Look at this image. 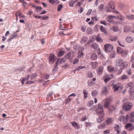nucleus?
<instances>
[{
	"instance_id": "6",
	"label": "nucleus",
	"mask_w": 134,
	"mask_h": 134,
	"mask_svg": "<svg viewBox=\"0 0 134 134\" xmlns=\"http://www.w3.org/2000/svg\"><path fill=\"white\" fill-rule=\"evenodd\" d=\"M74 49L76 51L79 49V52H80L81 51L83 50L84 48L83 47H81L79 45H76L73 47Z\"/></svg>"
},
{
	"instance_id": "60",
	"label": "nucleus",
	"mask_w": 134,
	"mask_h": 134,
	"mask_svg": "<svg viewBox=\"0 0 134 134\" xmlns=\"http://www.w3.org/2000/svg\"><path fill=\"white\" fill-rule=\"evenodd\" d=\"M92 10V9H90L88 11L87 13V15H89L90 14Z\"/></svg>"
},
{
	"instance_id": "30",
	"label": "nucleus",
	"mask_w": 134,
	"mask_h": 134,
	"mask_svg": "<svg viewBox=\"0 0 134 134\" xmlns=\"http://www.w3.org/2000/svg\"><path fill=\"white\" fill-rule=\"evenodd\" d=\"M94 104V101L93 100H90L88 101L87 105L88 106L91 107Z\"/></svg>"
},
{
	"instance_id": "52",
	"label": "nucleus",
	"mask_w": 134,
	"mask_h": 134,
	"mask_svg": "<svg viewBox=\"0 0 134 134\" xmlns=\"http://www.w3.org/2000/svg\"><path fill=\"white\" fill-rule=\"evenodd\" d=\"M42 9V8L41 7L37 6L36 8V11L37 12L40 11Z\"/></svg>"
},
{
	"instance_id": "9",
	"label": "nucleus",
	"mask_w": 134,
	"mask_h": 134,
	"mask_svg": "<svg viewBox=\"0 0 134 134\" xmlns=\"http://www.w3.org/2000/svg\"><path fill=\"white\" fill-rule=\"evenodd\" d=\"M108 71L111 72H115L116 68L111 66H109L107 68Z\"/></svg>"
},
{
	"instance_id": "3",
	"label": "nucleus",
	"mask_w": 134,
	"mask_h": 134,
	"mask_svg": "<svg viewBox=\"0 0 134 134\" xmlns=\"http://www.w3.org/2000/svg\"><path fill=\"white\" fill-rule=\"evenodd\" d=\"M105 49V51L107 52H109L113 50V47L111 44H106L104 46Z\"/></svg>"
},
{
	"instance_id": "64",
	"label": "nucleus",
	"mask_w": 134,
	"mask_h": 134,
	"mask_svg": "<svg viewBox=\"0 0 134 134\" xmlns=\"http://www.w3.org/2000/svg\"><path fill=\"white\" fill-rule=\"evenodd\" d=\"M66 61L65 59L64 58H63L61 59V61L60 62V64H61L63 63H65V62Z\"/></svg>"
},
{
	"instance_id": "46",
	"label": "nucleus",
	"mask_w": 134,
	"mask_h": 134,
	"mask_svg": "<svg viewBox=\"0 0 134 134\" xmlns=\"http://www.w3.org/2000/svg\"><path fill=\"white\" fill-rule=\"evenodd\" d=\"M112 29H113V30L114 32H116L119 30V28L118 26H114L113 27Z\"/></svg>"
},
{
	"instance_id": "33",
	"label": "nucleus",
	"mask_w": 134,
	"mask_h": 134,
	"mask_svg": "<svg viewBox=\"0 0 134 134\" xmlns=\"http://www.w3.org/2000/svg\"><path fill=\"white\" fill-rule=\"evenodd\" d=\"M128 79V77L126 75L124 74L121 77V79L122 80H124Z\"/></svg>"
},
{
	"instance_id": "41",
	"label": "nucleus",
	"mask_w": 134,
	"mask_h": 134,
	"mask_svg": "<svg viewBox=\"0 0 134 134\" xmlns=\"http://www.w3.org/2000/svg\"><path fill=\"white\" fill-rule=\"evenodd\" d=\"M101 118L103 119V117L105 115V114L103 111V108L101 107Z\"/></svg>"
},
{
	"instance_id": "43",
	"label": "nucleus",
	"mask_w": 134,
	"mask_h": 134,
	"mask_svg": "<svg viewBox=\"0 0 134 134\" xmlns=\"http://www.w3.org/2000/svg\"><path fill=\"white\" fill-rule=\"evenodd\" d=\"M116 54L114 52H113L110 54V57L111 58H113L115 57Z\"/></svg>"
},
{
	"instance_id": "61",
	"label": "nucleus",
	"mask_w": 134,
	"mask_h": 134,
	"mask_svg": "<svg viewBox=\"0 0 134 134\" xmlns=\"http://www.w3.org/2000/svg\"><path fill=\"white\" fill-rule=\"evenodd\" d=\"M110 130H107L104 131L103 133L104 134H107L109 133L110 132Z\"/></svg>"
},
{
	"instance_id": "12",
	"label": "nucleus",
	"mask_w": 134,
	"mask_h": 134,
	"mask_svg": "<svg viewBox=\"0 0 134 134\" xmlns=\"http://www.w3.org/2000/svg\"><path fill=\"white\" fill-rule=\"evenodd\" d=\"M128 51L127 50L124 49L122 50L120 54H121V56L123 57L126 56L128 54Z\"/></svg>"
},
{
	"instance_id": "2",
	"label": "nucleus",
	"mask_w": 134,
	"mask_h": 134,
	"mask_svg": "<svg viewBox=\"0 0 134 134\" xmlns=\"http://www.w3.org/2000/svg\"><path fill=\"white\" fill-rule=\"evenodd\" d=\"M132 106V103L127 102L124 104L122 107L125 111H127L130 110Z\"/></svg>"
},
{
	"instance_id": "54",
	"label": "nucleus",
	"mask_w": 134,
	"mask_h": 134,
	"mask_svg": "<svg viewBox=\"0 0 134 134\" xmlns=\"http://www.w3.org/2000/svg\"><path fill=\"white\" fill-rule=\"evenodd\" d=\"M131 61L132 62L133 64H132L131 65V66L132 68H134V62L133 63V61L134 60V58L132 56L131 58Z\"/></svg>"
},
{
	"instance_id": "23",
	"label": "nucleus",
	"mask_w": 134,
	"mask_h": 134,
	"mask_svg": "<svg viewBox=\"0 0 134 134\" xmlns=\"http://www.w3.org/2000/svg\"><path fill=\"white\" fill-rule=\"evenodd\" d=\"M129 116L128 115H127L125 116H123V123H125L128 120Z\"/></svg>"
},
{
	"instance_id": "28",
	"label": "nucleus",
	"mask_w": 134,
	"mask_h": 134,
	"mask_svg": "<svg viewBox=\"0 0 134 134\" xmlns=\"http://www.w3.org/2000/svg\"><path fill=\"white\" fill-rule=\"evenodd\" d=\"M83 51V50L81 51V52H79V53H78V55L77 56V57L78 58H81L83 57L84 54L82 53Z\"/></svg>"
},
{
	"instance_id": "37",
	"label": "nucleus",
	"mask_w": 134,
	"mask_h": 134,
	"mask_svg": "<svg viewBox=\"0 0 134 134\" xmlns=\"http://www.w3.org/2000/svg\"><path fill=\"white\" fill-rule=\"evenodd\" d=\"M122 50L121 47H118L117 48L116 51L118 53L120 54Z\"/></svg>"
},
{
	"instance_id": "39",
	"label": "nucleus",
	"mask_w": 134,
	"mask_h": 134,
	"mask_svg": "<svg viewBox=\"0 0 134 134\" xmlns=\"http://www.w3.org/2000/svg\"><path fill=\"white\" fill-rule=\"evenodd\" d=\"M74 3V1L73 0H71L69 1V6L70 7H73Z\"/></svg>"
},
{
	"instance_id": "59",
	"label": "nucleus",
	"mask_w": 134,
	"mask_h": 134,
	"mask_svg": "<svg viewBox=\"0 0 134 134\" xmlns=\"http://www.w3.org/2000/svg\"><path fill=\"white\" fill-rule=\"evenodd\" d=\"M99 2V0H96L94 4V5H95V6H97Z\"/></svg>"
},
{
	"instance_id": "34",
	"label": "nucleus",
	"mask_w": 134,
	"mask_h": 134,
	"mask_svg": "<svg viewBox=\"0 0 134 134\" xmlns=\"http://www.w3.org/2000/svg\"><path fill=\"white\" fill-rule=\"evenodd\" d=\"M129 98L130 99H133L134 98V91L131 92L130 93L129 96Z\"/></svg>"
},
{
	"instance_id": "63",
	"label": "nucleus",
	"mask_w": 134,
	"mask_h": 134,
	"mask_svg": "<svg viewBox=\"0 0 134 134\" xmlns=\"http://www.w3.org/2000/svg\"><path fill=\"white\" fill-rule=\"evenodd\" d=\"M76 96V94H75V93H73L71 94L70 95H69L68 96V97H71L72 96H73L74 97H75Z\"/></svg>"
},
{
	"instance_id": "62",
	"label": "nucleus",
	"mask_w": 134,
	"mask_h": 134,
	"mask_svg": "<svg viewBox=\"0 0 134 134\" xmlns=\"http://www.w3.org/2000/svg\"><path fill=\"white\" fill-rule=\"evenodd\" d=\"M131 69H129L127 71V72L129 75H131Z\"/></svg>"
},
{
	"instance_id": "13",
	"label": "nucleus",
	"mask_w": 134,
	"mask_h": 134,
	"mask_svg": "<svg viewBox=\"0 0 134 134\" xmlns=\"http://www.w3.org/2000/svg\"><path fill=\"white\" fill-rule=\"evenodd\" d=\"M114 121L113 118H110L105 120L106 124L108 125H110Z\"/></svg>"
},
{
	"instance_id": "53",
	"label": "nucleus",
	"mask_w": 134,
	"mask_h": 134,
	"mask_svg": "<svg viewBox=\"0 0 134 134\" xmlns=\"http://www.w3.org/2000/svg\"><path fill=\"white\" fill-rule=\"evenodd\" d=\"M81 30L83 32H85L86 30V27L84 26H82L81 27Z\"/></svg>"
},
{
	"instance_id": "7",
	"label": "nucleus",
	"mask_w": 134,
	"mask_h": 134,
	"mask_svg": "<svg viewBox=\"0 0 134 134\" xmlns=\"http://www.w3.org/2000/svg\"><path fill=\"white\" fill-rule=\"evenodd\" d=\"M110 99L108 98L106 99L105 101V103L104 105V107L107 109L108 108H109V106H110V103L109 102Z\"/></svg>"
},
{
	"instance_id": "8",
	"label": "nucleus",
	"mask_w": 134,
	"mask_h": 134,
	"mask_svg": "<svg viewBox=\"0 0 134 134\" xmlns=\"http://www.w3.org/2000/svg\"><path fill=\"white\" fill-rule=\"evenodd\" d=\"M113 88L114 89V91H116L120 90H121L122 88L119 85H113Z\"/></svg>"
},
{
	"instance_id": "26",
	"label": "nucleus",
	"mask_w": 134,
	"mask_h": 134,
	"mask_svg": "<svg viewBox=\"0 0 134 134\" xmlns=\"http://www.w3.org/2000/svg\"><path fill=\"white\" fill-rule=\"evenodd\" d=\"M118 38V37L116 36H111L109 38V40L112 41H116Z\"/></svg>"
},
{
	"instance_id": "57",
	"label": "nucleus",
	"mask_w": 134,
	"mask_h": 134,
	"mask_svg": "<svg viewBox=\"0 0 134 134\" xmlns=\"http://www.w3.org/2000/svg\"><path fill=\"white\" fill-rule=\"evenodd\" d=\"M86 125L87 127H90L91 126V124L90 122H86Z\"/></svg>"
},
{
	"instance_id": "55",
	"label": "nucleus",
	"mask_w": 134,
	"mask_h": 134,
	"mask_svg": "<svg viewBox=\"0 0 134 134\" xmlns=\"http://www.w3.org/2000/svg\"><path fill=\"white\" fill-rule=\"evenodd\" d=\"M49 75L48 74H44V77H43L44 79H48V78L49 77Z\"/></svg>"
},
{
	"instance_id": "22",
	"label": "nucleus",
	"mask_w": 134,
	"mask_h": 134,
	"mask_svg": "<svg viewBox=\"0 0 134 134\" xmlns=\"http://www.w3.org/2000/svg\"><path fill=\"white\" fill-rule=\"evenodd\" d=\"M88 40V38L86 36L83 37L81 41V43L82 44L85 43Z\"/></svg>"
},
{
	"instance_id": "58",
	"label": "nucleus",
	"mask_w": 134,
	"mask_h": 134,
	"mask_svg": "<svg viewBox=\"0 0 134 134\" xmlns=\"http://www.w3.org/2000/svg\"><path fill=\"white\" fill-rule=\"evenodd\" d=\"M58 67L57 66L55 65V67L54 69V70H52V71L53 72H55L56 71H57V70H58Z\"/></svg>"
},
{
	"instance_id": "27",
	"label": "nucleus",
	"mask_w": 134,
	"mask_h": 134,
	"mask_svg": "<svg viewBox=\"0 0 134 134\" xmlns=\"http://www.w3.org/2000/svg\"><path fill=\"white\" fill-rule=\"evenodd\" d=\"M17 37V34H12L11 37L8 40V41H10L11 40L14 38H16Z\"/></svg>"
},
{
	"instance_id": "5",
	"label": "nucleus",
	"mask_w": 134,
	"mask_h": 134,
	"mask_svg": "<svg viewBox=\"0 0 134 134\" xmlns=\"http://www.w3.org/2000/svg\"><path fill=\"white\" fill-rule=\"evenodd\" d=\"M112 77H113V75L112 74L110 76L106 75L103 76V79H104L105 82L107 83Z\"/></svg>"
},
{
	"instance_id": "17",
	"label": "nucleus",
	"mask_w": 134,
	"mask_h": 134,
	"mask_svg": "<svg viewBox=\"0 0 134 134\" xmlns=\"http://www.w3.org/2000/svg\"><path fill=\"white\" fill-rule=\"evenodd\" d=\"M126 86L127 88L131 89L134 87V84L132 82H129L127 84Z\"/></svg>"
},
{
	"instance_id": "50",
	"label": "nucleus",
	"mask_w": 134,
	"mask_h": 134,
	"mask_svg": "<svg viewBox=\"0 0 134 134\" xmlns=\"http://www.w3.org/2000/svg\"><path fill=\"white\" fill-rule=\"evenodd\" d=\"M74 61L73 62L74 64H76L79 61V60L78 58H76L74 59Z\"/></svg>"
},
{
	"instance_id": "48",
	"label": "nucleus",
	"mask_w": 134,
	"mask_h": 134,
	"mask_svg": "<svg viewBox=\"0 0 134 134\" xmlns=\"http://www.w3.org/2000/svg\"><path fill=\"white\" fill-rule=\"evenodd\" d=\"M87 76L88 77L92 78L93 77V74L92 72H88V74Z\"/></svg>"
},
{
	"instance_id": "19",
	"label": "nucleus",
	"mask_w": 134,
	"mask_h": 134,
	"mask_svg": "<svg viewBox=\"0 0 134 134\" xmlns=\"http://www.w3.org/2000/svg\"><path fill=\"white\" fill-rule=\"evenodd\" d=\"M115 110V107L113 105H111L109 106L108 110L110 112H111Z\"/></svg>"
},
{
	"instance_id": "4",
	"label": "nucleus",
	"mask_w": 134,
	"mask_h": 134,
	"mask_svg": "<svg viewBox=\"0 0 134 134\" xmlns=\"http://www.w3.org/2000/svg\"><path fill=\"white\" fill-rule=\"evenodd\" d=\"M114 4V3L113 2H110L108 3V6L110 8H108L107 9V12H111V9H114L115 8Z\"/></svg>"
},
{
	"instance_id": "44",
	"label": "nucleus",
	"mask_w": 134,
	"mask_h": 134,
	"mask_svg": "<svg viewBox=\"0 0 134 134\" xmlns=\"http://www.w3.org/2000/svg\"><path fill=\"white\" fill-rule=\"evenodd\" d=\"M21 14L20 11H18L16 12L15 15L16 16H18L19 17L21 15Z\"/></svg>"
},
{
	"instance_id": "32",
	"label": "nucleus",
	"mask_w": 134,
	"mask_h": 134,
	"mask_svg": "<svg viewBox=\"0 0 134 134\" xmlns=\"http://www.w3.org/2000/svg\"><path fill=\"white\" fill-rule=\"evenodd\" d=\"M98 44L96 43L92 44L91 46V47L94 49H97L98 47Z\"/></svg>"
},
{
	"instance_id": "31",
	"label": "nucleus",
	"mask_w": 134,
	"mask_h": 134,
	"mask_svg": "<svg viewBox=\"0 0 134 134\" xmlns=\"http://www.w3.org/2000/svg\"><path fill=\"white\" fill-rule=\"evenodd\" d=\"M83 93L84 95V98H86L88 97V92L87 91L85 90H83Z\"/></svg>"
},
{
	"instance_id": "21",
	"label": "nucleus",
	"mask_w": 134,
	"mask_h": 134,
	"mask_svg": "<svg viewBox=\"0 0 134 134\" xmlns=\"http://www.w3.org/2000/svg\"><path fill=\"white\" fill-rule=\"evenodd\" d=\"M102 94L104 95H106L107 94L108 92L106 87L104 86L103 87L102 90Z\"/></svg>"
},
{
	"instance_id": "47",
	"label": "nucleus",
	"mask_w": 134,
	"mask_h": 134,
	"mask_svg": "<svg viewBox=\"0 0 134 134\" xmlns=\"http://www.w3.org/2000/svg\"><path fill=\"white\" fill-rule=\"evenodd\" d=\"M37 76V74L36 73L32 74L30 76V78L31 79H33Z\"/></svg>"
},
{
	"instance_id": "16",
	"label": "nucleus",
	"mask_w": 134,
	"mask_h": 134,
	"mask_svg": "<svg viewBox=\"0 0 134 134\" xmlns=\"http://www.w3.org/2000/svg\"><path fill=\"white\" fill-rule=\"evenodd\" d=\"M133 40V38L132 37L130 36H127L126 38V42L128 43L131 42Z\"/></svg>"
},
{
	"instance_id": "38",
	"label": "nucleus",
	"mask_w": 134,
	"mask_h": 134,
	"mask_svg": "<svg viewBox=\"0 0 134 134\" xmlns=\"http://www.w3.org/2000/svg\"><path fill=\"white\" fill-rule=\"evenodd\" d=\"M114 128L115 131L120 130V127L119 125L117 124H115L114 125Z\"/></svg>"
},
{
	"instance_id": "49",
	"label": "nucleus",
	"mask_w": 134,
	"mask_h": 134,
	"mask_svg": "<svg viewBox=\"0 0 134 134\" xmlns=\"http://www.w3.org/2000/svg\"><path fill=\"white\" fill-rule=\"evenodd\" d=\"M101 31H102L105 34L107 33V31L106 29H104L103 28V26H101Z\"/></svg>"
},
{
	"instance_id": "20",
	"label": "nucleus",
	"mask_w": 134,
	"mask_h": 134,
	"mask_svg": "<svg viewBox=\"0 0 134 134\" xmlns=\"http://www.w3.org/2000/svg\"><path fill=\"white\" fill-rule=\"evenodd\" d=\"M95 82H93L91 80H88L87 82L88 85L89 87L92 86L93 85L95 84Z\"/></svg>"
},
{
	"instance_id": "29",
	"label": "nucleus",
	"mask_w": 134,
	"mask_h": 134,
	"mask_svg": "<svg viewBox=\"0 0 134 134\" xmlns=\"http://www.w3.org/2000/svg\"><path fill=\"white\" fill-rule=\"evenodd\" d=\"M97 57L96 54L93 53L91 55V58L92 60H95L97 59Z\"/></svg>"
},
{
	"instance_id": "10",
	"label": "nucleus",
	"mask_w": 134,
	"mask_h": 134,
	"mask_svg": "<svg viewBox=\"0 0 134 134\" xmlns=\"http://www.w3.org/2000/svg\"><path fill=\"white\" fill-rule=\"evenodd\" d=\"M72 126L74 127L75 129H78L80 128V126L77 122H74L71 123Z\"/></svg>"
},
{
	"instance_id": "1",
	"label": "nucleus",
	"mask_w": 134,
	"mask_h": 134,
	"mask_svg": "<svg viewBox=\"0 0 134 134\" xmlns=\"http://www.w3.org/2000/svg\"><path fill=\"white\" fill-rule=\"evenodd\" d=\"M116 65L119 66L121 69L119 71L120 72L118 74L119 75L122 72L121 69H124L128 65V63L127 62H124L121 59L119 58L116 60L115 62Z\"/></svg>"
},
{
	"instance_id": "25",
	"label": "nucleus",
	"mask_w": 134,
	"mask_h": 134,
	"mask_svg": "<svg viewBox=\"0 0 134 134\" xmlns=\"http://www.w3.org/2000/svg\"><path fill=\"white\" fill-rule=\"evenodd\" d=\"M116 18V17L112 15L109 16L107 18L108 21L110 22H112L113 21V18Z\"/></svg>"
},
{
	"instance_id": "18",
	"label": "nucleus",
	"mask_w": 134,
	"mask_h": 134,
	"mask_svg": "<svg viewBox=\"0 0 134 134\" xmlns=\"http://www.w3.org/2000/svg\"><path fill=\"white\" fill-rule=\"evenodd\" d=\"M96 113L98 114H100V104L99 103L98 104V107L96 110Z\"/></svg>"
},
{
	"instance_id": "45",
	"label": "nucleus",
	"mask_w": 134,
	"mask_h": 134,
	"mask_svg": "<svg viewBox=\"0 0 134 134\" xmlns=\"http://www.w3.org/2000/svg\"><path fill=\"white\" fill-rule=\"evenodd\" d=\"M117 18L121 21H123L124 20V17H122V16L121 15H119L118 16Z\"/></svg>"
},
{
	"instance_id": "15",
	"label": "nucleus",
	"mask_w": 134,
	"mask_h": 134,
	"mask_svg": "<svg viewBox=\"0 0 134 134\" xmlns=\"http://www.w3.org/2000/svg\"><path fill=\"white\" fill-rule=\"evenodd\" d=\"M49 3L52 4L57 5L60 3L59 0H48Z\"/></svg>"
},
{
	"instance_id": "40",
	"label": "nucleus",
	"mask_w": 134,
	"mask_h": 134,
	"mask_svg": "<svg viewBox=\"0 0 134 134\" xmlns=\"http://www.w3.org/2000/svg\"><path fill=\"white\" fill-rule=\"evenodd\" d=\"M63 8V5L62 4H59L58 7L57 11H60L62 10V9Z\"/></svg>"
},
{
	"instance_id": "14",
	"label": "nucleus",
	"mask_w": 134,
	"mask_h": 134,
	"mask_svg": "<svg viewBox=\"0 0 134 134\" xmlns=\"http://www.w3.org/2000/svg\"><path fill=\"white\" fill-rule=\"evenodd\" d=\"M125 128L128 130L130 131L133 129L132 126V124L131 123H129L125 125Z\"/></svg>"
},
{
	"instance_id": "35",
	"label": "nucleus",
	"mask_w": 134,
	"mask_h": 134,
	"mask_svg": "<svg viewBox=\"0 0 134 134\" xmlns=\"http://www.w3.org/2000/svg\"><path fill=\"white\" fill-rule=\"evenodd\" d=\"M71 98L68 97V98L65 99L64 100L65 104H68L71 101Z\"/></svg>"
},
{
	"instance_id": "11",
	"label": "nucleus",
	"mask_w": 134,
	"mask_h": 134,
	"mask_svg": "<svg viewBox=\"0 0 134 134\" xmlns=\"http://www.w3.org/2000/svg\"><path fill=\"white\" fill-rule=\"evenodd\" d=\"M49 61L51 62H54L55 61V56L54 54H51L49 57Z\"/></svg>"
},
{
	"instance_id": "24",
	"label": "nucleus",
	"mask_w": 134,
	"mask_h": 134,
	"mask_svg": "<svg viewBox=\"0 0 134 134\" xmlns=\"http://www.w3.org/2000/svg\"><path fill=\"white\" fill-rule=\"evenodd\" d=\"M130 121L132 122H134V112L131 113L130 114Z\"/></svg>"
},
{
	"instance_id": "51",
	"label": "nucleus",
	"mask_w": 134,
	"mask_h": 134,
	"mask_svg": "<svg viewBox=\"0 0 134 134\" xmlns=\"http://www.w3.org/2000/svg\"><path fill=\"white\" fill-rule=\"evenodd\" d=\"M71 56V53L70 52H69L65 55V57L66 58H68L70 57Z\"/></svg>"
},
{
	"instance_id": "42",
	"label": "nucleus",
	"mask_w": 134,
	"mask_h": 134,
	"mask_svg": "<svg viewBox=\"0 0 134 134\" xmlns=\"http://www.w3.org/2000/svg\"><path fill=\"white\" fill-rule=\"evenodd\" d=\"M97 95V92L95 90H93L92 93V95L93 97L96 96Z\"/></svg>"
},
{
	"instance_id": "56",
	"label": "nucleus",
	"mask_w": 134,
	"mask_h": 134,
	"mask_svg": "<svg viewBox=\"0 0 134 134\" xmlns=\"http://www.w3.org/2000/svg\"><path fill=\"white\" fill-rule=\"evenodd\" d=\"M49 18V17L48 16H45L44 17H43L42 18H41V20H47Z\"/></svg>"
},
{
	"instance_id": "36",
	"label": "nucleus",
	"mask_w": 134,
	"mask_h": 134,
	"mask_svg": "<svg viewBox=\"0 0 134 134\" xmlns=\"http://www.w3.org/2000/svg\"><path fill=\"white\" fill-rule=\"evenodd\" d=\"M65 52V51H60L58 54V57H61L64 54Z\"/></svg>"
}]
</instances>
